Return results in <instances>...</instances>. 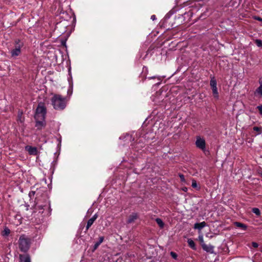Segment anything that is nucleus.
I'll use <instances>...</instances> for the list:
<instances>
[{
	"mask_svg": "<svg viewBox=\"0 0 262 262\" xmlns=\"http://www.w3.org/2000/svg\"><path fill=\"white\" fill-rule=\"evenodd\" d=\"M51 103L54 109L63 110L67 105L66 98L60 95L55 94L51 99Z\"/></svg>",
	"mask_w": 262,
	"mask_h": 262,
	"instance_id": "nucleus-1",
	"label": "nucleus"
},
{
	"mask_svg": "<svg viewBox=\"0 0 262 262\" xmlns=\"http://www.w3.org/2000/svg\"><path fill=\"white\" fill-rule=\"evenodd\" d=\"M46 108L42 102L38 103L34 116L35 119L45 120L46 115Z\"/></svg>",
	"mask_w": 262,
	"mask_h": 262,
	"instance_id": "nucleus-2",
	"label": "nucleus"
},
{
	"mask_svg": "<svg viewBox=\"0 0 262 262\" xmlns=\"http://www.w3.org/2000/svg\"><path fill=\"white\" fill-rule=\"evenodd\" d=\"M24 42L20 39H16L14 41V49L11 52V55L15 57L19 55L21 53V49L24 46Z\"/></svg>",
	"mask_w": 262,
	"mask_h": 262,
	"instance_id": "nucleus-3",
	"label": "nucleus"
},
{
	"mask_svg": "<svg viewBox=\"0 0 262 262\" xmlns=\"http://www.w3.org/2000/svg\"><path fill=\"white\" fill-rule=\"evenodd\" d=\"M195 145L197 148L201 149L205 155L209 153V151L206 149V142L204 139L200 136H197L195 141Z\"/></svg>",
	"mask_w": 262,
	"mask_h": 262,
	"instance_id": "nucleus-4",
	"label": "nucleus"
},
{
	"mask_svg": "<svg viewBox=\"0 0 262 262\" xmlns=\"http://www.w3.org/2000/svg\"><path fill=\"white\" fill-rule=\"evenodd\" d=\"M32 239L25 234L20 235L19 238V246H30L32 244Z\"/></svg>",
	"mask_w": 262,
	"mask_h": 262,
	"instance_id": "nucleus-5",
	"label": "nucleus"
},
{
	"mask_svg": "<svg viewBox=\"0 0 262 262\" xmlns=\"http://www.w3.org/2000/svg\"><path fill=\"white\" fill-rule=\"evenodd\" d=\"M25 149L30 155L36 156L38 154V150L36 147L27 145L25 147Z\"/></svg>",
	"mask_w": 262,
	"mask_h": 262,
	"instance_id": "nucleus-6",
	"label": "nucleus"
},
{
	"mask_svg": "<svg viewBox=\"0 0 262 262\" xmlns=\"http://www.w3.org/2000/svg\"><path fill=\"white\" fill-rule=\"evenodd\" d=\"M35 121H36L35 126L38 129H41L46 125L45 119V120L35 119Z\"/></svg>",
	"mask_w": 262,
	"mask_h": 262,
	"instance_id": "nucleus-7",
	"label": "nucleus"
},
{
	"mask_svg": "<svg viewBox=\"0 0 262 262\" xmlns=\"http://www.w3.org/2000/svg\"><path fill=\"white\" fill-rule=\"evenodd\" d=\"M19 257L20 262H31L30 256L28 254H20Z\"/></svg>",
	"mask_w": 262,
	"mask_h": 262,
	"instance_id": "nucleus-8",
	"label": "nucleus"
},
{
	"mask_svg": "<svg viewBox=\"0 0 262 262\" xmlns=\"http://www.w3.org/2000/svg\"><path fill=\"white\" fill-rule=\"evenodd\" d=\"M260 85L256 89L254 92V95L259 97H262V80H259Z\"/></svg>",
	"mask_w": 262,
	"mask_h": 262,
	"instance_id": "nucleus-9",
	"label": "nucleus"
},
{
	"mask_svg": "<svg viewBox=\"0 0 262 262\" xmlns=\"http://www.w3.org/2000/svg\"><path fill=\"white\" fill-rule=\"evenodd\" d=\"M206 223L203 221L201 223H196L194 225V229H198L199 231H201L204 227L206 226Z\"/></svg>",
	"mask_w": 262,
	"mask_h": 262,
	"instance_id": "nucleus-10",
	"label": "nucleus"
},
{
	"mask_svg": "<svg viewBox=\"0 0 262 262\" xmlns=\"http://www.w3.org/2000/svg\"><path fill=\"white\" fill-rule=\"evenodd\" d=\"M138 216L137 213H132L128 217L127 223V224H130L133 223L137 219Z\"/></svg>",
	"mask_w": 262,
	"mask_h": 262,
	"instance_id": "nucleus-11",
	"label": "nucleus"
},
{
	"mask_svg": "<svg viewBox=\"0 0 262 262\" xmlns=\"http://www.w3.org/2000/svg\"><path fill=\"white\" fill-rule=\"evenodd\" d=\"M234 225L237 228H241L242 230L244 231H246L247 229V226L246 224L243 223L235 222L234 223Z\"/></svg>",
	"mask_w": 262,
	"mask_h": 262,
	"instance_id": "nucleus-12",
	"label": "nucleus"
},
{
	"mask_svg": "<svg viewBox=\"0 0 262 262\" xmlns=\"http://www.w3.org/2000/svg\"><path fill=\"white\" fill-rule=\"evenodd\" d=\"M25 121V118L23 116V112L19 111L17 115V121L18 123H23Z\"/></svg>",
	"mask_w": 262,
	"mask_h": 262,
	"instance_id": "nucleus-13",
	"label": "nucleus"
},
{
	"mask_svg": "<svg viewBox=\"0 0 262 262\" xmlns=\"http://www.w3.org/2000/svg\"><path fill=\"white\" fill-rule=\"evenodd\" d=\"M202 247L204 251H205L208 253L216 254V252H214L213 250L214 247Z\"/></svg>",
	"mask_w": 262,
	"mask_h": 262,
	"instance_id": "nucleus-14",
	"label": "nucleus"
},
{
	"mask_svg": "<svg viewBox=\"0 0 262 262\" xmlns=\"http://www.w3.org/2000/svg\"><path fill=\"white\" fill-rule=\"evenodd\" d=\"M156 223H157V224L159 225V227L161 229H162V228H164V222H163V221L161 219L157 218L156 219Z\"/></svg>",
	"mask_w": 262,
	"mask_h": 262,
	"instance_id": "nucleus-15",
	"label": "nucleus"
},
{
	"mask_svg": "<svg viewBox=\"0 0 262 262\" xmlns=\"http://www.w3.org/2000/svg\"><path fill=\"white\" fill-rule=\"evenodd\" d=\"M210 84L211 88H214V87H217L216 86V84H217L216 80L214 77H213L211 78V80L210 81Z\"/></svg>",
	"mask_w": 262,
	"mask_h": 262,
	"instance_id": "nucleus-16",
	"label": "nucleus"
},
{
	"mask_svg": "<svg viewBox=\"0 0 262 262\" xmlns=\"http://www.w3.org/2000/svg\"><path fill=\"white\" fill-rule=\"evenodd\" d=\"M212 93H213L214 97L217 99H219V93H218L217 87L212 88Z\"/></svg>",
	"mask_w": 262,
	"mask_h": 262,
	"instance_id": "nucleus-17",
	"label": "nucleus"
},
{
	"mask_svg": "<svg viewBox=\"0 0 262 262\" xmlns=\"http://www.w3.org/2000/svg\"><path fill=\"white\" fill-rule=\"evenodd\" d=\"M95 221L93 220V219H90L86 224V231H88L89 229L90 228V227L93 225Z\"/></svg>",
	"mask_w": 262,
	"mask_h": 262,
	"instance_id": "nucleus-18",
	"label": "nucleus"
},
{
	"mask_svg": "<svg viewBox=\"0 0 262 262\" xmlns=\"http://www.w3.org/2000/svg\"><path fill=\"white\" fill-rule=\"evenodd\" d=\"M253 129L254 131L257 132V135H260L262 133L261 127L254 126Z\"/></svg>",
	"mask_w": 262,
	"mask_h": 262,
	"instance_id": "nucleus-19",
	"label": "nucleus"
},
{
	"mask_svg": "<svg viewBox=\"0 0 262 262\" xmlns=\"http://www.w3.org/2000/svg\"><path fill=\"white\" fill-rule=\"evenodd\" d=\"M252 211L257 216H259L260 215V211L257 208H252Z\"/></svg>",
	"mask_w": 262,
	"mask_h": 262,
	"instance_id": "nucleus-20",
	"label": "nucleus"
},
{
	"mask_svg": "<svg viewBox=\"0 0 262 262\" xmlns=\"http://www.w3.org/2000/svg\"><path fill=\"white\" fill-rule=\"evenodd\" d=\"M103 240H104L103 236L99 237V241L95 243L94 246H99L103 242Z\"/></svg>",
	"mask_w": 262,
	"mask_h": 262,
	"instance_id": "nucleus-21",
	"label": "nucleus"
},
{
	"mask_svg": "<svg viewBox=\"0 0 262 262\" xmlns=\"http://www.w3.org/2000/svg\"><path fill=\"white\" fill-rule=\"evenodd\" d=\"M10 232V231L9 229L6 227L3 231L2 234L3 236H8Z\"/></svg>",
	"mask_w": 262,
	"mask_h": 262,
	"instance_id": "nucleus-22",
	"label": "nucleus"
},
{
	"mask_svg": "<svg viewBox=\"0 0 262 262\" xmlns=\"http://www.w3.org/2000/svg\"><path fill=\"white\" fill-rule=\"evenodd\" d=\"M30 247H19L20 250L21 252L26 253L29 249Z\"/></svg>",
	"mask_w": 262,
	"mask_h": 262,
	"instance_id": "nucleus-23",
	"label": "nucleus"
},
{
	"mask_svg": "<svg viewBox=\"0 0 262 262\" xmlns=\"http://www.w3.org/2000/svg\"><path fill=\"white\" fill-rule=\"evenodd\" d=\"M170 255L171 256V257L174 258V259H177V257H178V255L176 253L174 252H172L171 251L170 252Z\"/></svg>",
	"mask_w": 262,
	"mask_h": 262,
	"instance_id": "nucleus-24",
	"label": "nucleus"
},
{
	"mask_svg": "<svg viewBox=\"0 0 262 262\" xmlns=\"http://www.w3.org/2000/svg\"><path fill=\"white\" fill-rule=\"evenodd\" d=\"M255 42L258 47L262 46V40L260 39H256Z\"/></svg>",
	"mask_w": 262,
	"mask_h": 262,
	"instance_id": "nucleus-25",
	"label": "nucleus"
},
{
	"mask_svg": "<svg viewBox=\"0 0 262 262\" xmlns=\"http://www.w3.org/2000/svg\"><path fill=\"white\" fill-rule=\"evenodd\" d=\"M35 194V191H31L29 193V196L30 198V199H32L34 197Z\"/></svg>",
	"mask_w": 262,
	"mask_h": 262,
	"instance_id": "nucleus-26",
	"label": "nucleus"
},
{
	"mask_svg": "<svg viewBox=\"0 0 262 262\" xmlns=\"http://www.w3.org/2000/svg\"><path fill=\"white\" fill-rule=\"evenodd\" d=\"M188 243L189 246H194V243L193 241L191 239H188Z\"/></svg>",
	"mask_w": 262,
	"mask_h": 262,
	"instance_id": "nucleus-27",
	"label": "nucleus"
},
{
	"mask_svg": "<svg viewBox=\"0 0 262 262\" xmlns=\"http://www.w3.org/2000/svg\"><path fill=\"white\" fill-rule=\"evenodd\" d=\"M256 108L258 110L260 115L262 116V105L257 106Z\"/></svg>",
	"mask_w": 262,
	"mask_h": 262,
	"instance_id": "nucleus-28",
	"label": "nucleus"
},
{
	"mask_svg": "<svg viewBox=\"0 0 262 262\" xmlns=\"http://www.w3.org/2000/svg\"><path fill=\"white\" fill-rule=\"evenodd\" d=\"M157 78L159 80L161 81V78L160 76H152V77H148V79H154V78Z\"/></svg>",
	"mask_w": 262,
	"mask_h": 262,
	"instance_id": "nucleus-29",
	"label": "nucleus"
},
{
	"mask_svg": "<svg viewBox=\"0 0 262 262\" xmlns=\"http://www.w3.org/2000/svg\"><path fill=\"white\" fill-rule=\"evenodd\" d=\"M191 186L193 188H196L197 187V183H196V181H195V180L192 181Z\"/></svg>",
	"mask_w": 262,
	"mask_h": 262,
	"instance_id": "nucleus-30",
	"label": "nucleus"
},
{
	"mask_svg": "<svg viewBox=\"0 0 262 262\" xmlns=\"http://www.w3.org/2000/svg\"><path fill=\"white\" fill-rule=\"evenodd\" d=\"M253 18L255 19V20H258L259 21H262V18L261 17H260L259 16H254L253 17Z\"/></svg>",
	"mask_w": 262,
	"mask_h": 262,
	"instance_id": "nucleus-31",
	"label": "nucleus"
},
{
	"mask_svg": "<svg viewBox=\"0 0 262 262\" xmlns=\"http://www.w3.org/2000/svg\"><path fill=\"white\" fill-rule=\"evenodd\" d=\"M98 217V215L97 214H94L91 219H93V220L95 221Z\"/></svg>",
	"mask_w": 262,
	"mask_h": 262,
	"instance_id": "nucleus-32",
	"label": "nucleus"
},
{
	"mask_svg": "<svg viewBox=\"0 0 262 262\" xmlns=\"http://www.w3.org/2000/svg\"><path fill=\"white\" fill-rule=\"evenodd\" d=\"M179 176H180V178H181V180L182 181H185V178H184V175L180 174Z\"/></svg>",
	"mask_w": 262,
	"mask_h": 262,
	"instance_id": "nucleus-33",
	"label": "nucleus"
},
{
	"mask_svg": "<svg viewBox=\"0 0 262 262\" xmlns=\"http://www.w3.org/2000/svg\"><path fill=\"white\" fill-rule=\"evenodd\" d=\"M223 250L225 251V252H228V247H224L223 248Z\"/></svg>",
	"mask_w": 262,
	"mask_h": 262,
	"instance_id": "nucleus-34",
	"label": "nucleus"
},
{
	"mask_svg": "<svg viewBox=\"0 0 262 262\" xmlns=\"http://www.w3.org/2000/svg\"><path fill=\"white\" fill-rule=\"evenodd\" d=\"M150 18L152 20H155V19H156V16L155 15H152L151 16V18Z\"/></svg>",
	"mask_w": 262,
	"mask_h": 262,
	"instance_id": "nucleus-35",
	"label": "nucleus"
},
{
	"mask_svg": "<svg viewBox=\"0 0 262 262\" xmlns=\"http://www.w3.org/2000/svg\"><path fill=\"white\" fill-rule=\"evenodd\" d=\"M191 247L192 249H193V250H197V249H198V248H198V247H194V246H193V247Z\"/></svg>",
	"mask_w": 262,
	"mask_h": 262,
	"instance_id": "nucleus-36",
	"label": "nucleus"
},
{
	"mask_svg": "<svg viewBox=\"0 0 262 262\" xmlns=\"http://www.w3.org/2000/svg\"><path fill=\"white\" fill-rule=\"evenodd\" d=\"M252 244V246H258V244L255 242H253Z\"/></svg>",
	"mask_w": 262,
	"mask_h": 262,
	"instance_id": "nucleus-37",
	"label": "nucleus"
},
{
	"mask_svg": "<svg viewBox=\"0 0 262 262\" xmlns=\"http://www.w3.org/2000/svg\"><path fill=\"white\" fill-rule=\"evenodd\" d=\"M98 247H93V249L92 250V251L94 252L97 248Z\"/></svg>",
	"mask_w": 262,
	"mask_h": 262,
	"instance_id": "nucleus-38",
	"label": "nucleus"
},
{
	"mask_svg": "<svg viewBox=\"0 0 262 262\" xmlns=\"http://www.w3.org/2000/svg\"><path fill=\"white\" fill-rule=\"evenodd\" d=\"M202 246H206L205 244L202 245Z\"/></svg>",
	"mask_w": 262,
	"mask_h": 262,
	"instance_id": "nucleus-39",
	"label": "nucleus"
}]
</instances>
